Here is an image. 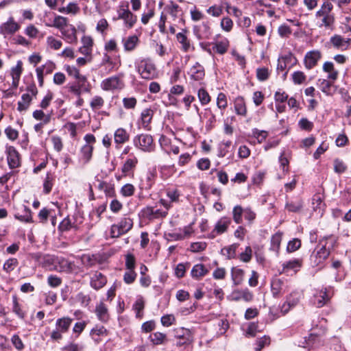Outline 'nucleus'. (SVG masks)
Segmentation results:
<instances>
[{
  "instance_id": "nucleus-1",
  "label": "nucleus",
  "mask_w": 351,
  "mask_h": 351,
  "mask_svg": "<svg viewBox=\"0 0 351 351\" xmlns=\"http://www.w3.org/2000/svg\"><path fill=\"white\" fill-rule=\"evenodd\" d=\"M333 5L329 1H325L322 5L320 9L315 13V19L317 26L320 28L324 27L327 29H332L335 18L332 12Z\"/></svg>"
},
{
  "instance_id": "nucleus-2",
  "label": "nucleus",
  "mask_w": 351,
  "mask_h": 351,
  "mask_svg": "<svg viewBox=\"0 0 351 351\" xmlns=\"http://www.w3.org/2000/svg\"><path fill=\"white\" fill-rule=\"evenodd\" d=\"M135 67L141 77L152 80L158 77L156 65L149 58H143L135 62Z\"/></svg>"
},
{
  "instance_id": "nucleus-3",
  "label": "nucleus",
  "mask_w": 351,
  "mask_h": 351,
  "mask_svg": "<svg viewBox=\"0 0 351 351\" xmlns=\"http://www.w3.org/2000/svg\"><path fill=\"white\" fill-rule=\"evenodd\" d=\"M73 319L69 317L58 318L56 322V329L51 334L52 341H60L62 339V334L66 333L70 328Z\"/></svg>"
},
{
  "instance_id": "nucleus-4",
  "label": "nucleus",
  "mask_w": 351,
  "mask_h": 351,
  "mask_svg": "<svg viewBox=\"0 0 351 351\" xmlns=\"http://www.w3.org/2000/svg\"><path fill=\"white\" fill-rule=\"evenodd\" d=\"M123 74L114 75L104 80L101 83V87L104 90L114 91L115 90H121L125 84L122 80Z\"/></svg>"
},
{
  "instance_id": "nucleus-5",
  "label": "nucleus",
  "mask_w": 351,
  "mask_h": 351,
  "mask_svg": "<svg viewBox=\"0 0 351 351\" xmlns=\"http://www.w3.org/2000/svg\"><path fill=\"white\" fill-rule=\"evenodd\" d=\"M134 144L136 147L147 152H152L155 148L152 136L147 134H142L135 136Z\"/></svg>"
},
{
  "instance_id": "nucleus-6",
  "label": "nucleus",
  "mask_w": 351,
  "mask_h": 351,
  "mask_svg": "<svg viewBox=\"0 0 351 351\" xmlns=\"http://www.w3.org/2000/svg\"><path fill=\"white\" fill-rule=\"evenodd\" d=\"M174 338L177 340L176 346L189 345L193 341V335L189 329L177 328L173 330Z\"/></svg>"
},
{
  "instance_id": "nucleus-7",
  "label": "nucleus",
  "mask_w": 351,
  "mask_h": 351,
  "mask_svg": "<svg viewBox=\"0 0 351 351\" xmlns=\"http://www.w3.org/2000/svg\"><path fill=\"white\" fill-rule=\"evenodd\" d=\"M117 14V19L123 20L125 26L128 29L132 28L137 21V16L130 12L128 8V5L125 8L123 5H120ZM114 20H116V19H114Z\"/></svg>"
},
{
  "instance_id": "nucleus-8",
  "label": "nucleus",
  "mask_w": 351,
  "mask_h": 351,
  "mask_svg": "<svg viewBox=\"0 0 351 351\" xmlns=\"http://www.w3.org/2000/svg\"><path fill=\"white\" fill-rule=\"evenodd\" d=\"M75 269L76 266L73 262L69 261L65 258L58 256L56 258L54 267H49V270L65 273H72Z\"/></svg>"
},
{
  "instance_id": "nucleus-9",
  "label": "nucleus",
  "mask_w": 351,
  "mask_h": 351,
  "mask_svg": "<svg viewBox=\"0 0 351 351\" xmlns=\"http://www.w3.org/2000/svg\"><path fill=\"white\" fill-rule=\"evenodd\" d=\"M69 86V90L76 96H80L83 92H89L90 87L87 78L85 75H82L75 80Z\"/></svg>"
},
{
  "instance_id": "nucleus-10",
  "label": "nucleus",
  "mask_w": 351,
  "mask_h": 351,
  "mask_svg": "<svg viewBox=\"0 0 351 351\" xmlns=\"http://www.w3.org/2000/svg\"><path fill=\"white\" fill-rule=\"evenodd\" d=\"M330 251L325 245H319L311 256V263L318 266L322 263L329 256Z\"/></svg>"
},
{
  "instance_id": "nucleus-11",
  "label": "nucleus",
  "mask_w": 351,
  "mask_h": 351,
  "mask_svg": "<svg viewBox=\"0 0 351 351\" xmlns=\"http://www.w3.org/2000/svg\"><path fill=\"white\" fill-rule=\"evenodd\" d=\"M21 28V25L15 21L13 17H10L8 21L0 25V34L6 38L8 35H13Z\"/></svg>"
},
{
  "instance_id": "nucleus-12",
  "label": "nucleus",
  "mask_w": 351,
  "mask_h": 351,
  "mask_svg": "<svg viewBox=\"0 0 351 351\" xmlns=\"http://www.w3.org/2000/svg\"><path fill=\"white\" fill-rule=\"evenodd\" d=\"M7 160L10 169H15L21 165L20 155L16 148L11 145L5 147Z\"/></svg>"
},
{
  "instance_id": "nucleus-13",
  "label": "nucleus",
  "mask_w": 351,
  "mask_h": 351,
  "mask_svg": "<svg viewBox=\"0 0 351 351\" xmlns=\"http://www.w3.org/2000/svg\"><path fill=\"white\" fill-rule=\"evenodd\" d=\"M194 35L199 40L208 39L212 35V30L208 22H202L193 27Z\"/></svg>"
},
{
  "instance_id": "nucleus-14",
  "label": "nucleus",
  "mask_w": 351,
  "mask_h": 351,
  "mask_svg": "<svg viewBox=\"0 0 351 351\" xmlns=\"http://www.w3.org/2000/svg\"><path fill=\"white\" fill-rule=\"evenodd\" d=\"M322 58V53L318 50H313L308 51L304 59V66L307 69H311L315 67L318 61Z\"/></svg>"
},
{
  "instance_id": "nucleus-15",
  "label": "nucleus",
  "mask_w": 351,
  "mask_h": 351,
  "mask_svg": "<svg viewBox=\"0 0 351 351\" xmlns=\"http://www.w3.org/2000/svg\"><path fill=\"white\" fill-rule=\"evenodd\" d=\"M138 164V159L136 157L133 156L132 158H128L121 168L122 175L117 176V179L120 180L122 177H125L133 173L135 169L136 165Z\"/></svg>"
},
{
  "instance_id": "nucleus-16",
  "label": "nucleus",
  "mask_w": 351,
  "mask_h": 351,
  "mask_svg": "<svg viewBox=\"0 0 351 351\" xmlns=\"http://www.w3.org/2000/svg\"><path fill=\"white\" fill-rule=\"evenodd\" d=\"M107 283L106 277L99 271H95L90 277V285L95 290H99Z\"/></svg>"
},
{
  "instance_id": "nucleus-17",
  "label": "nucleus",
  "mask_w": 351,
  "mask_h": 351,
  "mask_svg": "<svg viewBox=\"0 0 351 351\" xmlns=\"http://www.w3.org/2000/svg\"><path fill=\"white\" fill-rule=\"evenodd\" d=\"M330 298L331 295L326 289H322L314 294L313 303L317 307L320 308L326 304Z\"/></svg>"
},
{
  "instance_id": "nucleus-18",
  "label": "nucleus",
  "mask_w": 351,
  "mask_h": 351,
  "mask_svg": "<svg viewBox=\"0 0 351 351\" xmlns=\"http://www.w3.org/2000/svg\"><path fill=\"white\" fill-rule=\"evenodd\" d=\"M231 223V219L229 217H221L215 224L214 229L211 232L212 237L221 234L226 232L228 226Z\"/></svg>"
},
{
  "instance_id": "nucleus-19",
  "label": "nucleus",
  "mask_w": 351,
  "mask_h": 351,
  "mask_svg": "<svg viewBox=\"0 0 351 351\" xmlns=\"http://www.w3.org/2000/svg\"><path fill=\"white\" fill-rule=\"evenodd\" d=\"M129 139L130 134L125 129L119 128L115 130L114 133V141L117 148H119L121 145L127 143Z\"/></svg>"
},
{
  "instance_id": "nucleus-20",
  "label": "nucleus",
  "mask_w": 351,
  "mask_h": 351,
  "mask_svg": "<svg viewBox=\"0 0 351 351\" xmlns=\"http://www.w3.org/2000/svg\"><path fill=\"white\" fill-rule=\"evenodd\" d=\"M330 43L337 49L346 50L350 45L351 39H345L341 36L336 34L330 38Z\"/></svg>"
},
{
  "instance_id": "nucleus-21",
  "label": "nucleus",
  "mask_w": 351,
  "mask_h": 351,
  "mask_svg": "<svg viewBox=\"0 0 351 351\" xmlns=\"http://www.w3.org/2000/svg\"><path fill=\"white\" fill-rule=\"evenodd\" d=\"M63 38L69 43H76L77 41V30L75 27L69 24L61 32Z\"/></svg>"
},
{
  "instance_id": "nucleus-22",
  "label": "nucleus",
  "mask_w": 351,
  "mask_h": 351,
  "mask_svg": "<svg viewBox=\"0 0 351 351\" xmlns=\"http://www.w3.org/2000/svg\"><path fill=\"white\" fill-rule=\"evenodd\" d=\"M141 212L143 217L149 219L165 217L167 215V211H162L160 209H154V208L151 206L144 208Z\"/></svg>"
},
{
  "instance_id": "nucleus-23",
  "label": "nucleus",
  "mask_w": 351,
  "mask_h": 351,
  "mask_svg": "<svg viewBox=\"0 0 351 351\" xmlns=\"http://www.w3.org/2000/svg\"><path fill=\"white\" fill-rule=\"evenodd\" d=\"M300 293L299 292L291 293L287 298L286 302L283 304L282 311L287 313L289 309L298 304L300 299Z\"/></svg>"
},
{
  "instance_id": "nucleus-24",
  "label": "nucleus",
  "mask_w": 351,
  "mask_h": 351,
  "mask_svg": "<svg viewBox=\"0 0 351 351\" xmlns=\"http://www.w3.org/2000/svg\"><path fill=\"white\" fill-rule=\"evenodd\" d=\"M304 207V202L300 198L287 201L285 204V209L291 213H300Z\"/></svg>"
},
{
  "instance_id": "nucleus-25",
  "label": "nucleus",
  "mask_w": 351,
  "mask_h": 351,
  "mask_svg": "<svg viewBox=\"0 0 351 351\" xmlns=\"http://www.w3.org/2000/svg\"><path fill=\"white\" fill-rule=\"evenodd\" d=\"M234 111L237 115L245 117L247 115V106L243 97L239 96L234 101Z\"/></svg>"
},
{
  "instance_id": "nucleus-26",
  "label": "nucleus",
  "mask_w": 351,
  "mask_h": 351,
  "mask_svg": "<svg viewBox=\"0 0 351 351\" xmlns=\"http://www.w3.org/2000/svg\"><path fill=\"white\" fill-rule=\"evenodd\" d=\"M323 71L328 73L327 78L332 82L337 80L339 76V71L335 69L333 62H325L322 66Z\"/></svg>"
},
{
  "instance_id": "nucleus-27",
  "label": "nucleus",
  "mask_w": 351,
  "mask_h": 351,
  "mask_svg": "<svg viewBox=\"0 0 351 351\" xmlns=\"http://www.w3.org/2000/svg\"><path fill=\"white\" fill-rule=\"evenodd\" d=\"M95 313L97 318L102 322H106L109 319L108 309L106 305L100 302L95 307Z\"/></svg>"
},
{
  "instance_id": "nucleus-28",
  "label": "nucleus",
  "mask_w": 351,
  "mask_h": 351,
  "mask_svg": "<svg viewBox=\"0 0 351 351\" xmlns=\"http://www.w3.org/2000/svg\"><path fill=\"white\" fill-rule=\"evenodd\" d=\"M271 291L274 296L277 297L286 291L287 286L284 280L280 278H276L271 282Z\"/></svg>"
},
{
  "instance_id": "nucleus-29",
  "label": "nucleus",
  "mask_w": 351,
  "mask_h": 351,
  "mask_svg": "<svg viewBox=\"0 0 351 351\" xmlns=\"http://www.w3.org/2000/svg\"><path fill=\"white\" fill-rule=\"evenodd\" d=\"M203 118L206 119V128L210 130L217 121L216 116L210 108H206L203 112Z\"/></svg>"
},
{
  "instance_id": "nucleus-30",
  "label": "nucleus",
  "mask_w": 351,
  "mask_h": 351,
  "mask_svg": "<svg viewBox=\"0 0 351 351\" xmlns=\"http://www.w3.org/2000/svg\"><path fill=\"white\" fill-rule=\"evenodd\" d=\"M188 32L187 29H182V32L178 33L176 34V38L178 42L181 44L182 49L184 52L189 51L191 47L190 40L188 39L186 33Z\"/></svg>"
},
{
  "instance_id": "nucleus-31",
  "label": "nucleus",
  "mask_w": 351,
  "mask_h": 351,
  "mask_svg": "<svg viewBox=\"0 0 351 351\" xmlns=\"http://www.w3.org/2000/svg\"><path fill=\"white\" fill-rule=\"evenodd\" d=\"M154 111L150 108L143 110L141 114L142 127L147 130H150L149 123L152 119Z\"/></svg>"
},
{
  "instance_id": "nucleus-32",
  "label": "nucleus",
  "mask_w": 351,
  "mask_h": 351,
  "mask_svg": "<svg viewBox=\"0 0 351 351\" xmlns=\"http://www.w3.org/2000/svg\"><path fill=\"white\" fill-rule=\"evenodd\" d=\"M191 77L198 81L204 78L205 75L204 69L199 63L196 62L190 70Z\"/></svg>"
},
{
  "instance_id": "nucleus-33",
  "label": "nucleus",
  "mask_w": 351,
  "mask_h": 351,
  "mask_svg": "<svg viewBox=\"0 0 351 351\" xmlns=\"http://www.w3.org/2000/svg\"><path fill=\"white\" fill-rule=\"evenodd\" d=\"M123 44L124 47V50L125 51H132L135 49L137 47L139 39L136 35L128 36L126 38H123Z\"/></svg>"
},
{
  "instance_id": "nucleus-34",
  "label": "nucleus",
  "mask_w": 351,
  "mask_h": 351,
  "mask_svg": "<svg viewBox=\"0 0 351 351\" xmlns=\"http://www.w3.org/2000/svg\"><path fill=\"white\" fill-rule=\"evenodd\" d=\"M156 177L155 172L149 171L144 178L141 179L139 187L142 190H149L154 182Z\"/></svg>"
},
{
  "instance_id": "nucleus-35",
  "label": "nucleus",
  "mask_w": 351,
  "mask_h": 351,
  "mask_svg": "<svg viewBox=\"0 0 351 351\" xmlns=\"http://www.w3.org/2000/svg\"><path fill=\"white\" fill-rule=\"evenodd\" d=\"M68 25V19L62 16H56L52 24L46 23V26L57 28L60 32L64 29Z\"/></svg>"
},
{
  "instance_id": "nucleus-36",
  "label": "nucleus",
  "mask_w": 351,
  "mask_h": 351,
  "mask_svg": "<svg viewBox=\"0 0 351 351\" xmlns=\"http://www.w3.org/2000/svg\"><path fill=\"white\" fill-rule=\"evenodd\" d=\"M23 213H16L14 217L23 222L31 223L33 222L31 210L26 206L23 205Z\"/></svg>"
},
{
  "instance_id": "nucleus-37",
  "label": "nucleus",
  "mask_w": 351,
  "mask_h": 351,
  "mask_svg": "<svg viewBox=\"0 0 351 351\" xmlns=\"http://www.w3.org/2000/svg\"><path fill=\"white\" fill-rule=\"evenodd\" d=\"M32 101V97L29 93L23 94L21 100L18 102L17 110L19 112L26 111Z\"/></svg>"
},
{
  "instance_id": "nucleus-38",
  "label": "nucleus",
  "mask_w": 351,
  "mask_h": 351,
  "mask_svg": "<svg viewBox=\"0 0 351 351\" xmlns=\"http://www.w3.org/2000/svg\"><path fill=\"white\" fill-rule=\"evenodd\" d=\"M97 188L99 191H104L107 197H113L114 195V188L113 185L110 183L104 181H99Z\"/></svg>"
},
{
  "instance_id": "nucleus-39",
  "label": "nucleus",
  "mask_w": 351,
  "mask_h": 351,
  "mask_svg": "<svg viewBox=\"0 0 351 351\" xmlns=\"http://www.w3.org/2000/svg\"><path fill=\"white\" fill-rule=\"evenodd\" d=\"M282 238V233L278 232L274 234L271 239V247L270 249L277 254L280 250V243Z\"/></svg>"
},
{
  "instance_id": "nucleus-40",
  "label": "nucleus",
  "mask_w": 351,
  "mask_h": 351,
  "mask_svg": "<svg viewBox=\"0 0 351 351\" xmlns=\"http://www.w3.org/2000/svg\"><path fill=\"white\" fill-rule=\"evenodd\" d=\"M208 272V270L205 268L202 264H197L193 266L191 270V276L193 278L199 279L201 277L204 276Z\"/></svg>"
},
{
  "instance_id": "nucleus-41",
  "label": "nucleus",
  "mask_w": 351,
  "mask_h": 351,
  "mask_svg": "<svg viewBox=\"0 0 351 351\" xmlns=\"http://www.w3.org/2000/svg\"><path fill=\"white\" fill-rule=\"evenodd\" d=\"M231 274L234 285H239L242 282L244 276V271L243 269L233 267L231 270Z\"/></svg>"
},
{
  "instance_id": "nucleus-42",
  "label": "nucleus",
  "mask_w": 351,
  "mask_h": 351,
  "mask_svg": "<svg viewBox=\"0 0 351 351\" xmlns=\"http://www.w3.org/2000/svg\"><path fill=\"white\" fill-rule=\"evenodd\" d=\"M32 117L41 123L48 124L51 121V116L49 114H45L42 110H36L32 113Z\"/></svg>"
},
{
  "instance_id": "nucleus-43",
  "label": "nucleus",
  "mask_w": 351,
  "mask_h": 351,
  "mask_svg": "<svg viewBox=\"0 0 351 351\" xmlns=\"http://www.w3.org/2000/svg\"><path fill=\"white\" fill-rule=\"evenodd\" d=\"M229 42L227 39L213 43V49L219 54H224L228 49Z\"/></svg>"
},
{
  "instance_id": "nucleus-44",
  "label": "nucleus",
  "mask_w": 351,
  "mask_h": 351,
  "mask_svg": "<svg viewBox=\"0 0 351 351\" xmlns=\"http://www.w3.org/2000/svg\"><path fill=\"white\" fill-rule=\"evenodd\" d=\"M239 247L238 243H234L228 247L221 249V254L227 257L228 259H232L236 257V251Z\"/></svg>"
},
{
  "instance_id": "nucleus-45",
  "label": "nucleus",
  "mask_w": 351,
  "mask_h": 351,
  "mask_svg": "<svg viewBox=\"0 0 351 351\" xmlns=\"http://www.w3.org/2000/svg\"><path fill=\"white\" fill-rule=\"evenodd\" d=\"M93 151V145L85 144L81 149L82 159L85 162H88L92 158Z\"/></svg>"
},
{
  "instance_id": "nucleus-46",
  "label": "nucleus",
  "mask_w": 351,
  "mask_h": 351,
  "mask_svg": "<svg viewBox=\"0 0 351 351\" xmlns=\"http://www.w3.org/2000/svg\"><path fill=\"white\" fill-rule=\"evenodd\" d=\"M12 302H13V306H12V311L21 319H24L25 316V312L23 311L21 305L19 304L18 302V298L16 295L12 296Z\"/></svg>"
},
{
  "instance_id": "nucleus-47",
  "label": "nucleus",
  "mask_w": 351,
  "mask_h": 351,
  "mask_svg": "<svg viewBox=\"0 0 351 351\" xmlns=\"http://www.w3.org/2000/svg\"><path fill=\"white\" fill-rule=\"evenodd\" d=\"M58 11L62 13L76 14L80 8L75 3H69L66 7L60 8Z\"/></svg>"
},
{
  "instance_id": "nucleus-48",
  "label": "nucleus",
  "mask_w": 351,
  "mask_h": 351,
  "mask_svg": "<svg viewBox=\"0 0 351 351\" xmlns=\"http://www.w3.org/2000/svg\"><path fill=\"white\" fill-rule=\"evenodd\" d=\"M19 265V261L15 258H10L8 259L3 264V269L6 273L12 271Z\"/></svg>"
},
{
  "instance_id": "nucleus-49",
  "label": "nucleus",
  "mask_w": 351,
  "mask_h": 351,
  "mask_svg": "<svg viewBox=\"0 0 351 351\" xmlns=\"http://www.w3.org/2000/svg\"><path fill=\"white\" fill-rule=\"evenodd\" d=\"M118 225L121 229V232L125 234L132 228L133 221L130 218L125 217L120 221Z\"/></svg>"
},
{
  "instance_id": "nucleus-50",
  "label": "nucleus",
  "mask_w": 351,
  "mask_h": 351,
  "mask_svg": "<svg viewBox=\"0 0 351 351\" xmlns=\"http://www.w3.org/2000/svg\"><path fill=\"white\" fill-rule=\"evenodd\" d=\"M244 209L241 206H235L232 210L233 220L236 223H241L243 222L242 215H243Z\"/></svg>"
},
{
  "instance_id": "nucleus-51",
  "label": "nucleus",
  "mask_w": 351,
  "mask_h": 351,
  "mask_svg": "<svg viewBox=\"0 0 351 351\" xmlns=\"http://www.w3.org/2000/svg\"><path fill=\"white\" fill-rule=\"evenodd\" d=\"M302 266V261L300 259H293L287 261L282 264L283 269L297 270Z\"/></svg>"
},
{
  "instance_id": "nucleus-52",
  "label": "nucleus",
  "mask_w": 351,
  "mask_h": 351,
  "mask_svg": "<svg viewBox=\"0 0 351 351\" xmlns=\"http://www.w3.org/2000/svg\"><path fill=\"white\" fill-rule=\"evenodd\" d=\"M149 338L151 341L154 345L162 344L166 340V335L162 332H156L150 335Z\"/></svg>"
},
{
  "instance_id": "nucleus-53",
  "label": "nucleus",
  "mask_w": 351,
  "mask_h": 351,
  "mask_svg": "<svg viewBox=\"0 0 351 351\" xmlns=\"http://www.w3.org/2000/svg\"><path fill=\"white\" fill-rule=\"evenodd\" d=\"M47 46L54 50L59 49L62 45V43L61 40L56 39L52 36H49L47 38L46 40Z\"/></svg>"
},
{
  "instance_id": "nucleus-54",
  "label": "nucleus",
  "mask_w": 351,
  "mask_h": 351,
  "mask_svg": "<svg viewBox=\"0 0 351 351\" xmlns=\"http://www.w3.org/2000/svg\"><path fill=\"white\" fill-rule=\"evenodd\" d=\"M319 87L321 89V90L326 94L330 95V88L332 86V82L330 81V80L327 79H322L319 80Z\"/></svg>"
},
{
  "instance_id": "nucleus-55",
  "label": "nucleus",
  "mask_w": 351,
  "mask_h": 351,
  "mask_svg": "<svg viewBox=\"0 0 351 351\" xmlns=\"http://www.w3.org/2000/svg\"><path fill=\"white\" fill-rule=\"evenodd\" d=\"M82 262L86 267H91L97 263L96 257L94 255L84 254L82 256Z\"/></svg>"
},
{
  "instance_id": "nucleus-56",
  "label": "nucleus",
  "mask_w": 351,
  "mask_h": 351,
  "mask_svg": "<svg viewBox=\"0 0 351 351\" xmlns=\"http://www.w3.org/2000/svg\"><path fill=\"white\" fill-rule=\"evenodd\" d=\"M197 96L202 105L208 104L210 101V97L208 93L203 88L198 90Z\"/></svg>"
},
{
  "instance_id": "nucleus-57",
  "label": "nucleus",
  "mask_w": 351,
  "mask_h": 351,
  "mask_svg": "<svg viewBox=\"0 0 351 351\" xmlns=\"http://www.w3.org/2000/svg\"><path fill=\"white\" fill-rule=\"evenodd\" d=\"M306 80V76L302 71H295L292 74V80L295 84H302Z\"/></svg>"
},
{
  "instance_id": "nucleus-58",
  "label": "nucleus",
  "mask_w": 351,
  "mask_h": 351,
  "mask_svg": "<svg viewBox=\"0 0 351 351\" xmlns=\"http://www.w3.org/2000/svg\"><path fill=\"white\" fill-rule=\"evenodd\" d=\"M347 169V166L344 162L339 158L334 160V171L337 173H344Z\"/></svg>"
},
{
  "instance_id": "nucleus-59",
  "label": "nucleus",
  "mask_w": 351,
  "mask_h": 351,
  "mask_svg": "<svg viewBox=\"0 0 351 351\" xmlns=\"http://www.w3.org/2000/svg\"><path fill=\"white\" fill-rule=\"evenodd\" d=\"M217 106L221 110H225L227 108L228 101L226 95L224 93H220L218 94L217 97Z\"/></svg>"
},
{
  "instance_id": "nucleus-60",
  "label": "nucleus",
  "mask_w": 351,
  "mask_h": 351,
  "mask_svg": "<svg viewBox=\"0 0 351 351\" xmlns=\"http://www.w3.org/2000/svg\"><path fill=\"white\" fill-rule=\"evenodd\" d=\"M25 34L30 38H36L39 34V30L33 24H29L25 29Z\"/></svg>"
},
{
  "instance_id": "nucleus-61",
  "label": "nucleus",
  "mask_w": 351,
  "mask_h": 351,
  "mask_svg": "<svg viewBox=\"0 0 351 351\" xmlns=\"http://www.w3.org/2000/svg\"><path fill=\"white\" fill-rule=\"evenodd\" d=\"M104 104V99L100 96L94 97L90 101V107L93 110L100 109Z\"/></svg>"
},
{
  "instance_id": "nucleus-62",
  "label": "nucleus",
  "mask_w": 351,
  "mask_h": 351,
  "mask_svg": "<svg viewBox=\"0 0 351 351\" xmlns=\"http://www.w3.org/2000/svg\"><path fill=\"white\" fill-rule=\"evenodd\" d=\"M135 191L134 186L132 184H125L121 189V193L124 197L132 196Z\"/></svg>"
},
{
  "instance_id": "nucleus-63",
  "label": "nucleus",
  "mask_w": 351,
  "mask_h": 351,
  "mask_svg": "<svg viewBox=\"0 0 351 351\" xmlns=\"http://www.w3.org/2000/svg\"><path fill=\"white\" fill-rule=\"evenodd\" d=\"M269 76L268 69L265 67L258 68L256 69V77L259 81H265Z\"/></svg>"
},
{
  "instance_id": "nucleus-64",
  "label": "nucleus",
  "mask_w": 351,
  "mask_h": 351,
  "mask_svg": "<svg viewBox=\"0 0 351 351\" xmlns=\"http://www.w3.org/2000/svg\"><path fill=\"white\" fill-rule=\"evenodd\" d=\"M320 343V338L317 335L311 333L306 340V344L311 348H315Z\"/></svg>"
}]
</instances>
